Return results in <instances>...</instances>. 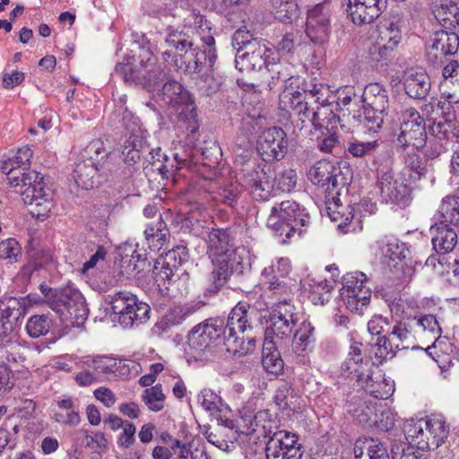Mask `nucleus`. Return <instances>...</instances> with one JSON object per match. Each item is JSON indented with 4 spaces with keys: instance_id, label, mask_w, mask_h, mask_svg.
I'll return each instance as SVG.
<instances>
[{
    "instance_id": "f257e3e1",
    "label": "nucleus",
    "mask_w": 459,
    "mask_h": 459,
    "mask_svg": "<svg viewBox=\"0 0 459 459\" xmlns=\"http://www.w3.org/2000/svg\"><path fill=\"white\" fill-rule=\"evenodd\" d=\"M330 97L329 89L322 83L302 90L285 89L280 94L279 107L290 116L297 117L300 128L309 123L316 132L324 135L325 130L329 133L328 126L336 117L334 110H338Z\"/></svg>"
},
{
    "instance_id": "f03ea898",
    "label": "nucleus",
    "mask_w": 459,
    "mask_h": 459,
    "mask_svg": "<svg viewBox=\"0 0 459 459\" xmlns=\"http://www.w3.org/2000/svg\"><path fill=\"white\" fill-rule=\"evenodd\" d=\"M1 170L11 186H21V196L32 217L43 221L48 216L53 203L49 190L45 189L43 177L35 170L22 172L13 159L5 160Z\"/></svg>"
},
{
    "instance_id": "7ed1b4c3",
    "label": "nucleus",
    "mask_w": 459,
    "mask_h": 459,
    "mask_svg": "<svg viewBox=\"0 0 459 459\" xmlns=\"http://www.w3.org/2000/svg\"><path fill=\"white\" fill-rule=\"evenodd\" d=\"M255 310L247 302L238 303L225 321L228 336H225V347L234 356L243 357L252 353L256 346V339L252 334L253 316Z\"/></svg>"
},
{
    "instance_id": "20e7f679",
    "label": "nucleus",
    "mask_w": 459,
    "mask_h": 459,
    "mask_svg": "<svg viewBox=\"0 0 459 459\" xmlns=\"http://www.w3.org/2000/svg\"><path fill=\"white\" fill-rule=\"evenodd\" d=\"M39 290L44 296V302L59 315L61 320H71L76 325H82L89 316L85 298L77 289L50 288L41 283Z\"/></svg>"
},
{
    "instance_id": "39448f33",
    "label": "nucleus",
    "mask_w": 459,
    "mask_h": 459,
    "mask_svg": "<svg viewBox=\"0 0 459 459\" xmlns=\"http://www.w3.org/2000/svg\"><path fill=\"white\" fill-rule=\"evenodd\" d=\"M139 57V64L134 66L129 61L132 57L127 58L126 63H118L116 74L126 82L140 85L150 92L159 91L160 85L169 80V76L157 65L149 48H143Z\"/></svg>"
},
{
    "instance_id": "423d86ee",
    "label": "nucleus",
    "mask_w": 459,
    "mask_h": 459,
    "mask_svg": "<svg viewBox=\"0 0 459 459\" xmlns=\"http://www.w3.org/2000/svg\"><path fill=\"white\" fill-rule=\"evenodd\" d=\"M310 222V216L305 208L292 200H285L273 206L267 219V227L286 244L295 234L301 235Z\"/></svg>"
},
{
    "instance_id": "0eeeda50",
    "label": "nucleus",
    "mask_w": 459,
    "mask_h": 459,
    "mask_svg": "<svg viewBox=\"0 0 459 459\" xmlns=\"http://www.w3.org/2000/svg\"><path fill=\"white\" fill-rule=\"evenodd\" d=\"M111 118L126 131V138L121 152L125 162L129 165L135 164L144 152L148 151L146 131L142 128L139 117L123 106H119L112 112Z\"/></svg>"
},
{
    "instance_id": "6e6552de",
    "label": "nucleus",
    "mask_w": 459,
    "mask_h": 459,
    "mask_svg": "<svg viewBox=\"0 0 459 459\" xmlns=\"http://www.w3.org/2000/svg\"><path fill=\"white\" fill-rule=\"evenodd\" d=\"M404 432L406 439L411 440L419 449L435 450L447 439L450 426L442 415H431L426 420L408 425Z\"/></svg>"
},
{
    "instance_id": "1a4fd4ad",
    "label": "nucleus",
    "mask_w": 459,
    "mask_h": 459,
    "mask_svg": "<svg viewBox=\"0 0 459 459\" xmlns=\"http://www.w3.org/2000/svg\"><path fill=\"white\" fill-rule=\"evenodd\" d=\"M308 180L316 186L322 187L325 196L346 195L351 183L349 168L345 171L328 160L316 161L307 171Z\"/></svg>"
},
{
    "instance_id": "9d476101",
    "label": "nucleus",
    "mask_w": 459,
    "mask_h": 459,
    "mask_svg": "<svg viewBox=\"0 0 459 459\" xmlns=\"http://www.w3.org/2000/svg\"><path fill=\"white\" fill-rule=\"evenodd\" d=\"M377 188L383 202L407 207L412 201V189L401 178H394V171L389 161L379 164L376 169Z\"/></svg>"
},
{
    "instance_id": "9b49d317",
    "label": "nucleus",
    "mask_w": 459,
    "mask_h": 459,
    "mask_svg": "<svg viewBox=\"0 0 459 459\" xmlns=\"http://www.w3.org/2000/svg\"><path fill=\"white\" fill-rule=\"evenodd\" d=\"M365 128L377 133L387 116L389 99L387 90L378 82L368 83L362 94Z\"/></svg>"
},
{
    "instance_id": "f8f14e48",
    "label": "nucleus",
    "mask_w": 459,
    "mask_h": 459,
    "mask_svg": "<svg viewBox=\"0 0 459 459\" xmlns=\"http://www.w3.org/2000/svg\"><path fill=\"white\" fill-rule=\"evenodd\" d=\"M279 60L280 55L273 44L262 39L248 45L243 53L236 54L235 64L240 72L260 71L263 68L274 71V67H279Z\"/></svg>"
},
{
    "instance_id": "ddd939ff",
    "label": "nucleus",
    "mask_w": 459,
    "mask_h": 459,
    "mask_svg": "<svg viewBox=\"0 0 459 459\" xmlns=\"http://www.w3.org/2000/svg\"><path fill=\"white\" fill-rule=\"evenodd\" d=\"M298 321L297 307L291 299L284 298L272 307L264 337L272 340L270 334H273L281 340L289 338L296 330Z\"/></svg>"
},
{
    "instance_id": "4468645a",
    "label": "nucleus",
    "mask_w": 459,
    "mask_h": 459,
    "mask_svg": "<svg viewBox=\"0 0 459 459\" xmlns=\"http://www.w3.org/2000/svg\"><path fill=\"white\" fill-rule=\"evenodd\" d=\"M212 270L208 276L206 291L214 295L218 293L231 275L244 274L249 270V264L245 263L239 255L209 256Z\"/></svg>"
},
{
    "instance_id": "2eb2a0df",
    "label": "nucleus",
    "mask_w": 459,
    "mask_h": 459,
    "mask_svg": "<svg viewBox=\"0 0 459 459\" xmlns=\"http://www.w3.org/2000/svg\"><path fill=\"white\" fill-rule=\"evenodd\" d=\"M366 282L367 276L361 272L348 273L342 277L341 295L352 312L361 314L369 304L371 290Z\"/></svg>"
},
{
    "instance_id": "dca6fc26",
    "label": "nucleus",
    "mask_w": 459,
    "mask_h": 459,
    "mask_svg": "<svg viewBox=\"0 0 459 459\" xmlns=\"http://www.w3.org/2000/svg\"><path fill=\"white\" fill-rule=\"evenodd\" d=\"M256 149L265 162L281 160L288 153L289 141L285 131L278 126L264 129L256 141Z\"/></svg>"
},
{
    "instance_id": "f3484780",
    "label": "nucleus",
    "mask_w": 459,
    "mask_h": 459,
    "mask_svg": "<svg viewBox=\"0 0 459 459\" xmlns=\"http://www.w3.org/2000/svg\"><path fill=\"white\" fill-rule=\"evenodd\" d=\"M301 448L296 434L276 429L266 442V459H301Z\"/></svg>"
},
{
    "instance_id": "a211bd4d",
    "label": "nucleus",
    "mask_w": 459,
    "mask_h": 459,
    "mask_svg": "<svg viewBox=\"0 0 459 459\" xmlns=\"http://www.w3.org/2000/svg\"><path fill=\"white\" fill-rule=\"evenodd\" d=\"M401 178L411 189H421V183L433 186L435 178L429 172L428 160L416 152H408L403 156V168L401 170Z\"/></svg>"
},
{
    "instance_id": "6ab92c4d",
    "label": "nucleus",
    "mask_w": 459,
    "mask_h": 459,
    "mask_svg": "<svg viewBox=\"0 0 459 459\" xmlns=\"http://www.w3.org/2000/svg\"><path fill=\"white\" fill-rule=\"evenodd\" d=\"M331 15L330 5L326 3L318 4L308 11L306 34L313 44L324 46L328 42Z\"/></svg>"
},
{
    "instance_id": "aec40b11",
    "label": "nucleus",
    "mask_w": 459,
    "mask_h": 459,
    "mask_svg": "<svg viewBox=\"0 0 459 459\" xmlns=\"http://www.w3.org/2000/svg\"><path fill=\"white\" fill-rule=\"evenodd\" d=\"M110 164L105 160L98 165L93 156L77 162L74 169V178L76 185L82 189L90 190L108 179Z\"/></svg>"
},
{
    "instance_id": "412c9836",
    "label": "nucleus",
    "mask_w": 459,
    "mask_h": 459,
    "mask_svg": "<svg viewBox=\"0 0 459 459\" xmlns=\"http://www.w3.org/2000/svg\"><path fill=\"white\" fill-rule=\"evenodd\" d=\"M165 44L175 51L179 52L178 56H173V67L178 71L185 74L198 73V71L190 70V66L194 65L192 39L182 30H173L168 34L165 39Z\"/></svg>"
},
{
    "instance_id": "4be33fe9",
    "label": "nucleus",
    "mask_w": 459,
    "mask_h": 459,
    "mask_svg": "<svg viewBox=\"0 0 459 459\" xmlns=\"http://www.w3.org/2000/svg\"><path fill=\"white\" fill-rule=\"evenodd\" d=\"M363 344L353 341L349 348L346 359L341 365V373L343 377L359 382L364 379L365 375L375 368L374 362L362 353Z\"/></svg>"
},
{
    "instance_id": "5701e85b",
    "label": "nucleus",
    "mask_w": 459,
    "mask_h": 459,
    "mask_svg": "<svg viewBox=\"0 0 459 459\" xmlns=\"http://www.w3.org/2000/svg\"><path fill=\"white\" fill-rule=\"evenodd\" d=\"M346 12L356 25L369 24L386 8V0H344Z\"/></svg>"
},
{
    "instance_id": "b1692460",
    "label": "nucleus",
    "mask_w": 459,
    "mask_h": 459,
    "mask_svg": "<svg viewBox=\"0 0 459 459\" xmlns=\"http://www.w3.org/2000/svg\"><path fill=\"white\" fill-rule=\"evenodd\" d=\"M272 177L259 165L247 169L244 174V183L250 188L252 197L258 202L270 199L274 189Z\"/></svg>"
},
{
    "instance_id": "393cba45",
    "label": "nucleus",
    "mask_w": 459,
    "mask_h": 459,
    "mask_svg": "<svg viewBox=\"0 0 459 459\" xmlns=\"http://www.w3.org/2000/svg\"><path fill=\"white\" fill-rule=\"evenodd\" d=\"M234 240L235 235L231 228H212L206 239L208 256L238 255Z\"/></svg>"
},
{
    "instance_id": "a878e982",
    "label": "nucleus",
    "mask_w": 459,
    "mask_h": 459,
    "mask_svg": "<svg viewBox=\"0 0 459 459\" xmlns=\"http://www.w3.org/2000/svg\"><path fill=\"white\" fill-rule=\"evenodd\" d=\"M26 307L22 299L7 297L0 300V335L7 336L20 317L24 316Z\"/></svg>"
},
{
    "instance_id": "bb28decb",
    "label": "nucleus",
    "mask_w": 459,
    "mask_h": 459,
    "mask_svg": "<svg viewBox=\"0 0 459 459\" xmlns=\"http://www.w3.org/2000/svg\"><path fill=\"white\" fill-rule=\"evenodd\" d=\"M403 85L409 98L421 100L429 95L431 89V81L423 70L411 69L405 72Z\"/></svg>"
},
{
    "instance_id": "cd10ccee",
    "label": "nucleus",
    "mask_w": 459,
    "mask_h": 459,
    "mask_svg": "<svg viewBox=\"0 0 459 459\" xmlns=\"http://www.w3.org/2000/svg\"><path fill=\"white\" fill-rule=\"evenodd\" d=\"M358 383L365 392L380 400L390 397L394 390V385L385 378V375L377 367L372 368L364 379Z\"/></svg>"
},
{
    "instance_id": "c85d7f7f",
    "label": "nucleus",
    "mask_w": 459,
    "mask_h": 459,
    "mask_svg": "<svg viewBox=\"0 0 459 459\" xmlns=\"http://www.w3.org/2000/svg\"><path fill=\"white\" fill-rule=\"evenodd\" d=\"M157 95L166 105L176 109L194 100L191 93L182 84L170 78L159 89Z\"/></svg>"
},
{
    "instance_id": "c756f323",
    "label": "nucleus",
    "mask_w": 459,
    "mask_h": 459,
    "mask_svg": "<svg viewBox=\"0 0 459 459\" xmlns=\"http://www.w3.org/2000/svg\"><path fill=\"white\" fill-rule=\"evenodd\" d=\"M430 230L433 233V249L437 255H446L454 250L457 244V234L451 225L440 220Z\"/></svg>"
},
{
    "instance_id": "7c9ffc66",
    "label": "nucleus",
    "mask_w": 459,
    "mask_h": 459,
    "mask_svg": "<svg viewBox=\"0 0 459 459\" xmlns=\"http://www.w3.org/2000/svg\"><path fill=\"white\" fill-rule=\"evenodd\" d=\"M202 46L193 47L194 65L190 66V70L202 72L206 66L213 67L217 60V53L215 48V39L212 35H201Z\"/></svg>"
},
{
    "instance_id": "2f4dec72",
    "label": "nucleus",
    "mask_w": 459,
    "mask_h": 459,
    "mask_svg": "<svg viewBox=\"0 0 459 459\" xmlns=\"http://www.w3.org/2000/svg\"><path fill=\"white\" fill-rule=\"evenodd\" d=\"M272 416L269 410L259 411L254 416L253 420H249V424L245 423L239 426L238 431L246 436H251L256 433L258 438L260 437L269 438L273 431L278 429L275 422L272 420ZM244 422H246L245 420Z\"/></svg>"
},
{
    "instance_id": "473e14b6",
    "label": "nucleus",
    "mask_w": 459,
    "mask_h": 459,
    "mask_svg": "<svg viewBox=\"0 0 459 459\" xmlns=\"http://www.w3.org/2000/svg\"><path fill=\"white\" fill-rule=\"evenodd\" d=\"M341 196L336 195V198L333 196V199L331 196H325L326 211L330 220L335 222L343 232H348V225L354 217L353 208L350 204L343 205Z\"/></svg>"
},
{
    "instance_id": "72a5a7b5",
    "label": "nucleus",
    "mask_w": 459,
    "mask_h": 459,
    "mask_svg": "<svg viewBox=\"0 0 459 459\" xmlns=\"http://www.w3.org/2000/svg\"><path fill=\"white\" fill-rule=\"evenodd\" d=\"M126 307L118 316V322L124 327H133L134 325L143 324L150 317V306L140 301L135 295L133 302H127Z\"/></svg>"
},
{
    "instance_id": "f704fd0d",
    "label": "nucleus",
    "mask_w": 459,
    "mask_h": 459,
    "mask_svg": "<svg viewBox=\"0 0 459 459\" xmlns=\"http://www.w3.org/2000/svg\"><path fill=\"white\" fill-rule=\"evenodd\" d=\"M355 459H390L386 446L378 439L359 438L354 445Z\"/></svg>"
},
{
    "instance_id": "c9c22d12",
    "label": "nucleus",
    "mask_w": 459,
    "mask_h": 459,
    "mask_svg": "<svg viewBox=\"0 0 459 459\" xmlns=\"http://www.w3.org/2000/svg\"><path fill=\"white\" fill-rule=\"evenodd\" d=\"M397 143L403 149L409 146L418 151L423 149L427 143L426 124L400 126Z\"/></svg>"
},
{
    "instance_id": "e433bc0d",
    "label": "nucleus",
    "mask_w": 459,
    "mask_h": 459,
    "mask_svg": "<svg viewBox=\"0 0 459 459\" xmlns=\"http://www.w3.org/2000/svg\"><path fill=\"white\" fill-rule=\"evenodd\" d=\"M430 48L439 51L443 56H454L459 49V36L455 31L437 30L431 39Z\"/></svg>"
},
{
    "instance_id": "4c0bfd02",
    "label": "nucleus",
    "mask_w": 459,
    "mask_h": 459,
    "mask_svg": "<svg viewBox=\"0 0 459 459\" xmlns=\"http://www.w3.org/2000/svg\"><path fill=\"white\" fill-rule=\"evenodd\" d=\"M262 365L264 370L272 375H279L283 371V360L276 344L269 337H264L262 351Z\"/></svg>"
},
{
    "instance_id": "58836bf2",
    "label": "nucleus",
    "mask_w": 459,
    "mask_h": 459,
    "mask_svg": "<svg viewBox=\"0 0 459 459\" xmlns=\"http://www.w3.org/2000/svg\"><path fill=\"white\" fill-rule=\"evenodd\" d=\"M315 328L310 322L303 321L294 331L292 339V350L298 355H300L307 349L311 348L315 342Z\"/></svg>"
},
{
    "instance_id": "ea45409f",
    "label": "nucleus",
    "mask_w": 459,
    "mask_h": 459,
    "mask_svg": "<svg viewBox=\"0 0 459 459\" xmlns=\"http://www.w3.org/2000/svg\"><path fill=\"white\" fill-rule=\"evenodd\" d=\"M272 9L275 19L282 23H292L299 16L296 0H272Z\"/></svg>"
},
{
    "instance_id": "a19ab883",
    "label": "nucleus",
    "mask_w": 459,
    "mask_h": 459,
    "mask_svg": "<svg viewBox=\"0 0 459 459\" xmlns=\"http://www.w3.org/2000/svg\"><path fill=\"white\" fill-rule=\"evenodd\" d=\"M438 212L443 222L459 228V196H445L438 207Z\"/></svg>"
},
{
    "instance_id": "79ce46f5",
    "label": "nucleus",
    "mask_w": 459,
    "mask_h": 459,
    "mask_svg": "<svg viewBox=\"0 0 459 459\" xmlns=\"http://www.w3.org/2000/svg\"><path fill=\"white\" fill-rule=\"evenodd\" d=\"M400 23L401 19L399 17H394L386 22L380 26L379 34L377 39L396 48L402 39Z\"/></svg>"
},
{
    "instance_id": "37998d69",
    "label": "nucleus",
    "mask_w": 459,
    "mask_h": 459,
    "mask_svg": "<svg viewBox=\"0 0 459 459\" xmlns=\"http://www.w3.org/2000/svg\"><path fill=\"white\" fill-rule=\"evenodd\" d=\"M199 325L202 327V333L208 337L210 342L221 340L225 345V336H228V331L224 319L209 318Z\"/></svg>"
},
{
    "instance_id": "c03bdc74",
    "label": "nucleus",
    "mask_w": 459,
    "mask_h": 459,
    "mask_svg": "<svg viewBox=\"0 0 459 459\" xmlns=\"http://www.w3.org/2000/svg\"><path fill=\"white\" fill-rule=\"evenodd\" d=\"M52 326V320L46 315L31 316L26 323V332L30 337L36 339L46 335Z\"/></svg>"
},
{
    "instance_id": "a18cd8bd",
    "label": "nucleus",
    "mask_w": 459,
    "mask_h": 459,
    "mask_svg": "<svg viewBox=\"0 0 459 459\" xmlns=\"http://www.w3.org/2000/svg\"><path fill=\"white\" fill-rule=\"evenodd\" d=\"M176 272L177 270L170 266L164 257L156 260L152 267L153 279L160 288L163 286L167 289V285L171 283Z\"/></svg>"
},
{
    "instance_id": "49530a36",
    "label": "nucleus",
    "mask_w": 459,
    "mask_h": 459,
    "mask_svg": "<svg viewBox=\"0 0 459 459\" xmlns=\"http://www.w3.org/2000/svg\"><path fill=\"white\" fill-rule=\"evenodd\" d=\"M394 346L400 350H406L410 346V341L411 338V329L407 323L398 321L389 331L387 330Z\"/></svg>"
},
{
    "instance_id": "de8ad7c7",
    "label": "nucleus",
    "mask_w": 459,
    "mask_h": 459,
    "mask_svg": "<svg viewBox=\"0 0 459 459\" xmlns=\"http://www.w3.org/2000/svg\"><path fill=\"white\" fill-rule=\"evenodd\" d=\"M395 49L391 45L377 39L368 48V55L372 62H384L386 65L389 60L394 58Z\"/></svg>"
},
{
    "instance_id": "09e8293b",
    "label": "nucleus",
    "mask_w": 459,
    "mask_h": 459,
    "mask_svg": "<svg viewBox=\"0 0 459 459\" xmlns=\"http://www.w3.org/2000/svg\"><path fill=\"white\" fill-rule=\"evenodd\" d=\"M177 110L179 112V120L185 125L186 129L191 134H195L199 129L200 123L195 100Z\"/></svg>"
},
{
    "instance_id": "8fccbe9b",
    "label": "nucleus",
    "mask_w": 459,
    "mask_h": 459,
    "mask_svg": "<svg viewBox=\"0 0 459 459\" xmlns=\"http://www.w3.org/2000/svg\"><path fill=\"white\" fill-rule=\"evenodd\" d=\"M295 397L296 394L291 385L284 382L278 386L273 399L278 409L281 411H285L287 410L294 411V408H292V402L290 401V399H293Z\"/></svg>"
},
{
    "instance_id": "3c124183",
    "label": "nucleus",
    "mask_w": 459,
    "mask_h": 459,
    "mask_svg": "<svg viewBox=\"0 0 459 459\" xmlns=\"http://www.w3.org/2000/svg\"><path fill=\"white\" fill-rule=\"evenodd\" d=\"M165 394L162 393L161 385L158 384L151 388L145 389L143 394V401L152 411H160L164 408Z\"/></svg>"
},
{
    "instance_id": "603ef678",
    "label": "nucleus",
    "mask_w": 459,
    "mask_h": 459,
    "mask_svg": "<svg viewBox=\"0 0 459 459\" xmlns=\"http://www.w3.org/2000/svg\"><path fill=\"white\" fill-rule=\"evenodd\" d=\"M298 176L295 169H285L273 177V186L277 190L289 193L295 188Z\"/></svg>"
},
{
    "instance_id": "864d4df0",
    "label": "nucleus",
    "mask_w": 459,
    "mask_h": 459,
    "mask_svg": "<svg viewBox=\"0 0 459 459\" xmlns=\"http://www.w3.org/2000/svg\"><path fill=\"white\" fill-rule=\"evenodd\" d=\"M77 436L78 439H82V444L86 447L93 448L100 453L108 450V440L102 432L90 435L88 430L80 429L77 431Z\"/></svg>"
},
{
    "instance_id": "5fc2aeb1",
    "label": "nucleus",
    "mask_w": 459,
    "mask_h": 459,
    "mask_svg": "<svg viewBox=\"0 0 459 459\" xmlns=\"http://www.w3.org/2000/svg\"><path fill=\"white\" fill-rule=\"evenodd\" d=\"M22 257V247L19 242L13 238H6L0 242V259L7 260L10 264H14Z\"/></svg>"
},
{
    "instance_id": "6e6d98bb",
    "label": "nucleus",
    "mask_w": 459,
    "mask_h": 459,
    "mask_svg": "<svg viewBox=\"0 0 459 459\" xmlns=\"http://www.w3.org/2000/svg\"><path fill=\"white\" fill-rule=\"evenodd\" d=\"M169 234V233L167 228V224L162 220L160 214H159L157 221L148 225L146 230H144L145 238L148 241L152 240V242H154V240H156L160 244L167 241Z\"/></svg>"
},
{
    "instance_id": "4d7b16f0",
    "label": "nucleus",
    "mask_w": 459,
    "mask_h": 459,
    "mask_svg": "<svg viewBox=\"0 0 459 459\" xmlns=\"http://www.w3.org/2000/svg\"><path fill=\"white\" fill-rule=\"evenodd\" d=\"M197 402L204 411L211 414L220 411L221 398L211 389H203L197 395Z\"/></svg>"
},
{
    "instance_id": "13d9d810",
    "label": "nucleus",
    "mask_w": 459,
    "mask_h": 459,
    "mask_svg": "<svg viewBox=\"0 0 459 459\" xmlns=\"http://www.w3.org/2000/svg\"><path fill=\"white\" fill-rule=\"evenodd\" d=\"M291 271V264L289 258L281 257L276 264L265 267L262 272L264 279L273 280L274 276L279 278H286Z\"/></svg>"
},
{
    "instance_id": "bf43d9fd",
    "label": "nucleus",
    "mask_w": 459,
    "mask_h": 459,
    "mask_svg": "<svg viewBox=\"0 0 459 459\" xmlns=\"http://www.w3.org/2000/svg\"><path fill=\"white\" fill-rule=\"evenodd\" d=\"M412 443L411 440H408V444L394 446L392 447L393 459H423V451Z\"/></svg>"
},
{
    "instance_id": "052dcab7",
    "label": "nucleus",
    "mask_w": 459,
    "mask_h": 459,
    "mask_svg": "<svg viewBox=\"0 0 459 459\" xmlns=\"http://www.w3.org/2000/svg\"><path fill=\"white\" fill-rule=\"evenodd\" d=\"M187 343L191 350L201 353L210 346L211 342L208 337L202 333V327L198 324L188 333Z\"/></svg>"
},
{
    "instance_id": "680f3d73",
    "label": "nucleus",
    "mask_w": 459,
    "mask_h": 459,
    "mask_svg": "<svg viewBox=\"0 0 459 459\" xmlns=\"http://www.w3.org/2000/svg\"><path fill=\"white\" fill-rule=\"evenodd\" d=\"M262 39L254 37V35L246 29L237 30L231 39L232 47L237 50V54H241L247 50V47L253 42H258Z\"/></svg>"
},
{
    "instance_id": "e2e57ef3",
    "label": "nucleus",
    "mask_w": 459,
    "mask_h": 459,
    "mask_svg": "<svg viewBox=\"0 0 459 459\" xmlns=\"http://www.w3.org/2000/svg\"><path fill=\"white\" fill-rule=\"evenodd\" d=\"M163 257L178 271L180 266L189 261L190 255L186 246L178 245L169 250Z\"/></svg>"
},
{
    "instance_id": "0e129e2a",
    "label": "nucleus",
    "mask_w": 459,
    "mask_h": 459,
    "mask_svg": "<svg viewBox=\"0 0 459 459\" xmlns=\"http://www.w3.org/2000/svg\"><path fill=\"white\" fill-rule=\"evenodd\" d=\"M134 299V295L129 291H117L114 293L113 295H108L105 298V300L108 302L111 306V309L114 312V314L118 315V316L121 315V313L124 311V309L126 307V304L127 302H133V299Z\"/></svg>"
},
{
    "instance_id": "69168bd1",
    "label": "nucleus",
    "mask_w": 459,
    "mask_h": 459,
    "mask_svg": "<svg viewBox=\"0 0 459 459\" xmlns=\"http://www.w3.org/2000/svg\"><path fill=\"white\" fill-rule=\"evenodd\" d=\"M375 344L377 346L375 356L381 360L388 358L392 359L395 356L396 351H398L395 346H394L389 334L378 336Z\"/></svg>"
},
{
    "instance_id": "338daca9",
    "label": "nucleus",
    "mask_w": 459,
    "mask_h": 459,
    "mask_svg": "<svg viewBox=\"0 0 459 459\" xmlns=\"http://www.w3.org/2000/svg\"><path fill=\"white\" fill-rule=\"evenodd\" d=\"M146 261L141 258V254L134 251L130 257L123 256L121 259L122 273L131 274L133 273H140L145 269Z\"/></svg>"
},
{
    "instance_id": "774afa93",
    "label": "nucleus",
    "mask_w": 459,
    "mask_h": 459,
    "mask_svg": "<svg viewBox=\"0 0 459 459\" xmlns=\"http://www.w3.org/2000/svg\"><path fill=\"white\" fill-rule=\"evenodd\" d=\"M241 192L242 186L239 183L230 182L221 190L219 195L223 204L234 207Z\"/></svg>"
}]
</instances>
